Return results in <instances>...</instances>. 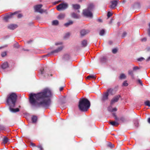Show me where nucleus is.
I'll return each mask as SVG.
<instances>
[{
  "label": "nucleus",
  "mask_w": 150,
  "mask_h": 150,
  "mask_svg": "<svg viewBox=\"0 0 150 150\" xmlns=\"http://www.w3.org/2000/svg\"><path fill=\"white\" fill-rule=\"evenodd\" d=\"M17 96L14 93H11L8 97L7 99V103L9 106L10 111L13 112H15L19 111L18 108L14 109L13 108L15 107L16 101Z\"/></svg>",
  "instance_id": "2"
},
{
  "label": "nucleus",
  "mask_w": 150,
  "mask_h": 150,
  "mask_svg": "<svg viewBox=\"0 0 150 150\" xmlns=\"http://www.w3.org/2000/svg\"><path fill=\"white\" fill-rule=\"evenodd\" d=\"M117 49L116 48L112 50V52L114 54L116 53L117 52Z\"/></svg>",
  "instance_id": "36"
},
{
  "label": "nucleus",
  "mask_w": 150,
  "mask_h": 150,
  "mask_svg": "<svg viewBox=\"0 0 150 150\" xmlns=\"http://www.w3.org/2000/svg\"><path fill=\"white\" fill-rule=\"evenodd\" d=\"M149 28H150V23L149 24Z\"/></svg>",
  "instance_id": "59"
},
{
  "label": "nucleus",
  "mask_w": 150,
  "mask_h": 150,
  "mask_svg": "<svg viewBox=\"0 0 150 150\" xmlns=\"http://www.w3.org/2000/svg\"><path fill=\"white\" fill-rule=\"evenodd\" d=\"M134 125L136 127H137L138 126V122L137 120H136V122H134Z\"/></svg>",
  "instance_id": "40"
},
{
  "label": "nucleus",
  "mask_w": 150,
  "mask_h": 150,
  "mask_svg": "<svg viewBox=\"0 0 150 150\" xmlns=\"http://www.w3.org/2000/svg\"><path fill=\"white\" fill-rule=\"evenodd\" d=\"M70 58L69 55L68 54H66L64 55L63 58L65 60H67L69 59Z\"/></svg>",
  "instance_id": "25"
},
{
  "label": "nucleus",
  "mask_w": 150,
  "mask_h": 150,
  "mask_svg": "<svg viewBox=\"0 0 150 150\" xmlns=\"http://www.w3.org/2000/svg\"><path fill=\"white\" fill-rule=\"evenodd\" d=\"M32 120V122L33 123L35 122L37 119V117L35 116H33L31 118Z\"/></svg>",
  "instance_id": "24"
},
{
  "label": "nucleus",
  "mask_w": 150,
  "mask_h": 150,
  "mask_svg": "<svg viewBox=\"0 0 150 150\" xmlns=\"http://www.w3.org/2000/svg\"><path fill=\"white\" fill-rule=\"evenodd\" d=\"M4 129V126L0 125V130H3Z\"/></svg>",
  "instance_id": "45"
},
{
  "label": "nucleus",
  "mask_w": 150,
  "mask_h": 150,
  "mask_svg": "<svg viewBox=\"0 0 150 150\" xmlns=\"http://www.w3.org/2000/svg\"><path fill=\"white\" fill-rule=\"evenodd\" d=\"M71 16L73 18L76 19H78L80 18V16L79 14L78 13L76 14L74 13H73L72 14Z\"/></svg>",
  "instance_id": "15"
},
{
  "label": "nucleus",
  "mask_w": 150,
  "mask_h": 150,
  "mask_svg": "<svg viewBox=\"0 0 150 150\" xmlns=\"http://www.w3.org/2000/svg\"><path fill=\"white\" fill-rule=\"evenodd\" d=\"M126 34H127V33L126 32H124L123 34V37H124L126 35Z\"/></svg>",
  "instance_id": "51"
},
{
  "label": "nucleus",
  "mask_w": 150,
  "mask_h": 150,
  "mask_svg": "<svg viewBox=\"0 0 150 150\" xmlns=\"http://www.w3.org/2000/svg\"><path fill=\"white\" fill-rule=\"evenodd\" d=\"M145 60L144 58L143 57H140L137 59V60L139 62H142Z\"/></svg>",
  "instance_id": "33"
},
{
  "label": "nucleus",
  "mask_w": 150,
  "mask_h": 150,
  "mask_svg": "<svg viewBox=\"0 0 150 150\" xmlns=\"http://www.w3.org/2000/svg\"><path fill=\"white\" fill-rule=\"evenodd\" d=\"M109 146L110 147L112 148L114 146V145L113 144H111L109 145Z\"/></svg>",
  "instance_id": "57"
},
{
  "label": "nucleus",
  "mask_w": 150,
  "mask_h": 150,
  "mask_svg": "<svg viewBox=\"0 0 150 150\" xmlns=\"http://www.w3.org/2000/svg\"><path fill=\"white\" fill-rule=\"evenodd\" d=\"M70 35V33H67L65 34L64 37L65 38H67L69 37Z\"/></svg>",
  "instance_id": "35"
},
{
  "label": "nucleus",
  "mask_w": 150,
  "mask_h": 150,
  "mask_svg": "<svg viewBox=\"0 0 150 150\" xmlns=\"http://www.w3.org/2000/svg\"><path fill=\"white\" fill-rule=\"evenodd\" d=\"M148 122L150 123V118H149L148 119Z\"/></svg>",
  "instance_id": "58"
},
{
  "label": "nucleus",
  "mask_w": 150,
  "mask_h": 150,
  "mask_svg": "<svg viewBox=\"0 0 150 150\" xmlns=\"http://www.w3.org/2000/svg\"><path fill=\"white\" fill-rule=\"evenodd\" d=\"M16 14V13L15 12L13 13H11L9 14H8V15H7L6 16H5L4 17V19L5 20V21L6 22H7L8 21L12 18L13 16L15 15Z\"/></svg>",
  "instance_id": "9"
},
{
  "label": "nucleus",
  "mask_w": 150,
  "mask_h": 150,
  "mask_svg": "<svg viewBox=\"0 0 150 150\" xmlns=\"http://www.w3.org/2000/svg\"><path fill=\"white\" fill-rule=\"evenodd\" d=\"M112 15V13L110 12H108V13L107 16L109 18Z\"/></svg>",
  "instance_id": "34"
},
{
  "label": "nucleus",
  "mask_w": 150,
  "mask_h": 150,
  "mask_svg": "<svg viewBox=\"0 0 150 150\" xmlns=\"http://www.w3.org/2000/svg\"><path fill=\"white\" fill-rule=\"evenodd\" d=\"M90 106V103L86 98H83L79 102V109L82 111H86Z\"/></svg>",
  "instance_id": "3"
},
{
  "label": "nucleus",
  "mask_w": 150,
  "mask_h": 150,
  "mask_svg": "<svg viewBox=\"0 0 150 150\" xmlns=\"http://www.w3.org/2000/svg\"><path fill=\"white\" fill-rule=\"evenodd\" d=\"M87 41L86 40H84L81 42V45L83 47H86L87 45Z\"/></svg>",
  "instance_id": "21"
},
{
  "label": "nucleus",
  "mask_w": 150,
  "mask_h": 150,
  "mask_svg": "<svg viewBox=\"0 0 150 150\" xmlns=\"http://www.w3.org/2000/svg\"><path fill=\"white\" fill-rule=\"evenodd\" d=\"M30 145L33 147H34L35 146V144L33 143H30Z\"/></svg>",
  "instance_id": "47"
},
{
  "label": "nucleus",
  "mask_w": 150,
  "mask_h": 150,
  "mask_svg": "<svg viewBox=\"0 0 150 150\" xmlns=\"http://www.w3.org/2000/svg\"><path fill=\"white\" fill-rule=\"evenodd\" d=\"M44 69L42 68L40 69V72L41 74H43L44 72Z\"/></svg>",
  "instance_id": "42"
},
{
  "label": "nucleus",
  "mask_w": 150,
  "mask_h": 150,
  "mask_svg": "<svg viewBox=\"0 0 150 150\" xmlns=\"http://www.w3.org/2000/svg\"><path fill=\"white\" fill-rule=\"evenodd\" d=\"M120 120L122 122H124L126 121V119L125 118L123 117L120 118Z\"/></svg>",
  "instance_id": "31"
},
{
  "label": "nucleus",
  "mask_w": 150,
  "mask_h": 150,
  "mask_svg": "<svg viewBox=\"0 0 150 150\" xmlns=\"http://www.w3.org/2000/svg\"><path fill=\"white\" fill-rule=\"evenodd\" d=\"M128 74L130 75L132 77L134 76L133 72L132 70H130L128 71Z\"/></svg>",
  "instance_id": "29"
},
{
  "label": "nucleus",
  "mask_w": 150,
  "mask_h": 150,
  "mask_svg": "<svg viewBox=\"0 0 150 150\" xmlns=\"http://www.w3.org/2000/svg\"><path fill=\"white\" fill-rule=\"evenodd\" d=\"M64 47L61 45L59 46L55 50H54L52 51L50 53L47 54L46 56H50L52 55H56L57 54L60 52L63 48Z\"/></svg>",
  "instance_id": "5"
},
{
  "label": "nucleus",
  "mask_w": 150,
  "mask_h": 150,
  "mask_svg": "<svg viewBox=\"0 0 150 150\" xmlns=\"http://www.w3.org/2000/svg\"><path fill=\"white\" fill-rule=\"evenodd\" d=\"M17 27V25H16L13 24H11L7 26L8 28L11 30H13Z\"/></svg>",
  "instance_id": "13"
},
{
  "label": "nucleus",
  "mask_w": 150,
  "mask_h": 150,
  "mask_svg": "<svg viewBox=\"0 0 150 150\" xmlns=\"http://www.w3.org/2000/svg\"><path fill=\"white\" fill-rule=\"evenodd\" d=\"M146 40V38H144L141 39V40L142 41H145Z\"/></svg>",
  "instance_id": "48"
},
{
  "label": "nucleus",
  "mask_w": 150,
  "mask_h": 150,
  "mask_svg": "<svg viewBox=\"0 0 150 150\" xmlns=\"http://www.w3.org/2000/svg\"><path fill=\"white\" fill-rule=\"evenodd\" d=\"M73 23V22L72 21H69L68 22L65 23L64 24V25L66 27H68L69 26L72 24Z\"/></svg>",
  "instance_id": "23"
},
{
  "label": "nucleus",
  "mask_w": 150,
  "mask_h": 150,
  "mask_svg": "<svg viewBox=\"0 0 150 150\" xmlns=\"http://www.w3.org/2000/svg\"><path fill=\"white\" fill-rule=\"evenodd\" d=\"M65 17V14L64 13H60L58 17L57 18L59 20H62L64 19Z\"/></svg>",
  "instance_id": "16"
},
{
  "label": "nucleus",
  "mask_w": 150,
  "mask_h": 150,
  "mask_svg": "<svg viewBox=\"0 0 150 150\" xmlns=\"http://www.w3.org/2000/svg\"><path fill=\"white\" fill-rule=\"evenodd\" d=\"M62 43L61 42H57V43H55V45H62Z\"/></svg>",
  "instance_id": "46"
},
{
  "label": "nucleus",
  "mask_w": 150,
  "mask_h": 150,
  "mask_svg": "<svg viewBox=\"0 0 150 150\" xmlns=\"http://www.w3.org/2000/svg\"><path fill=\"white\" fill-rule=\"evenodd\" d=\"M38 147L40 149V150H42V149H43L42 147L41 146H38Z\"/></svg>",
  "instance_id": "49"
},
{
  "label": "nucleus",
  "mask_w": 150,
  "mask_h": 150,
  "mask_svg": "<svg viewBox=\"0 0 150 150\" xmlns=\"http://www.w3.org/2000/svg\"><path fill=\"white\" fill-rule=\"evenodd\" d=\"M87 79L88 80H90L91 79H96V76L94 75H90L88 76L87 77Z\"/></svg>",
  "instance_id": "18"
},
{
  "label": "nucleus",
  "mask_w": 150,
  "mask_h": 150,
  "mask_svg": "<svg viewBox=\"0 0 150 150\" xmlns=\"http://www.w3.org/2000/svg\"><path fill=\"white\" fill-rule=\"evenodd\" d=\"M14 46L15 47L18 48L19 47V45L18 44V43H16L14 45Z\"/></svg>",
  "instance_id": "39"
},
{
  "label": "nucleus",
  "mask_w": 150,
  "mask_h": 150,
  "mask_svg": "<svg viewBox=\"0 0 150 150\" xmlns=\"http://www.w3.org/2000/svg\"><path fill=\"white\" fill-rule=\"evenodd\" d=\"M112 107L111 106H110L108 108V111H110V112H112Z\"/></svg>",
  "instance_id": "43"
},
{
  "label": "nucleus",
  "mask_w": 150,
  "mask_h": 150,
  "mask_svg": "<svg viewBox=\"0 0 150 150\" xmlns=\"http://www.w3.org/2000/svg\"><path fill=\"white\" fill-rule=\"evenodd\" d=\"M1 55L2 57H4L6 55V52H2Z\"/></svg>",
  "instance_id": "41"
},
{
  "label": "nucleus",
  "mask_w": 150,
  "mask_h": 150,
  "mask_svg": "<svg viewBox=\"0 0 150 150\" xmlns=\"http://www.w3.org/2000/svg\"><path fill=\"white\" fill-rule=\"evenodd\" d=\"M7 45H5V46H3L1 47H0V49H1L4 47H7Z\"/></svg>",
  "instance_id": "53"
},
{
  "label": "nucleus",
  "mask_w": 150,
  "mask_h": 150,
  "mask_svg": "<svg viewBox=\"0 0 150 150\" xmlns=\"http://www.w3.org/2000/svg\"><path fill=\"white\" fill-rule=\"evenodd\" d=\"M145 105L149 107H150V101L149 100H147L144 102Z\"/></svg>",
  "instance_id": "30"
},
{
  "label": "nucleus",
  "mask_w": 150,
  "mask_h": 150,
  "mask_svg": "<svg viewBox=\"0 0 150 150\" xmlns=\"http://www.w3.org/2000/svg\"><path fill=\"white\" fill-rule=\"evenodd\" d=\"M113 115L114 116V118L116 121L110 122V124L113 126L119 125V123L118 122V121H119V119L117 118L115 114L113 113Z\"/></svg>",
  "instance_id": "7"
},
{
  "label": "nucleus",
  "mask_w": 150,
  "mask_h": 150,
  "mask_svg": "<svg viewBox=\"0 0 150 150\" xmlns=\"http://www.w3.org/2000/svg\"><path fill=\"white\" fill-rule=\"evenodd\" d=\"M120 97V96L119 95L115 96L111 100L110 104L112 105L115 102H117Z\"/></svg>",
  "instance_id": "10"
},
{
  "label": "nucleus",
  "mask_w": 150,
  "mask_h": 150,
  "mask_svg": "<svg viewBox=\"0 0 150 150\" xmlns=\"http://www.w3.org/2000/svg\"><path fill=\"white\" fill-rule=\"evenodd\" d=\"M105 33V30L103 29H102V30H100L99 33V34L101 36H103L104 34Z\"/></svg>",
  "instance_id": "28"
},
{
  "label": "nucleus",
  "mask_w": 150,
  "mask_h": 150,
  "mask_svg": "<svg viewBox=\"0 0 150 150\" xmlns=\"http://www.w3.org/2000/svg\"><path fill=\"white\" fill-rule=\"evenodd\" d=\"M63 87H60V88H59V90L60 91H62V90H63Z\"/></svg>",
  "instance_id": "55"
},
{
  "label": "nucleus",
  "mask_w": 150,
  "mask_h": 150,
  "mask_svg": "<svg viewBox=\"0 0 150 150\" xmlns=\"http://www.w3.org/2000/svg\"><path fill=\"white\" fill-rule=\"evenodd\" d=\"M137 81L140 84V85L141 86H143V84H142V81L141 80H140V79H138L137 80Z\"/></svg>",
  "instance_id": "38"
},
{
  "label": "nucleus",
  "mask_w": 150,
  "mask_h": 150,
  "mask_svg": "<svg viewBox=\"0 0 150 150\" xmlns=\"http://www.w3.org/2000/svg\"><path fill=\"white\" fill-rule=\"evenodd\" d=\"M133 69L134 71H136L137 69H139V68L138 67L135 66L133 68Z\"/></svg>",
  "instance_id": "37"
},
{
  "label": "nucleus",
  "mask_w": 150,
  "mask_h": 150,
  "mask_svg": "<svg viewBox=\"0 0 150 150\" xmlns=\"http://www.w3.org/2000/svg\"><path fill=\"white\" fill-rule=\"evenodd\" d=\"M113 90L112 89L110 88L108 89L106 92L108 93V95H109V94H110L112 95L114 94L113 92Z\"/></svg>",
  "instance_id": "22"
},
{
  "label": "nucleus",
  "mask_w": 150,
  "mask_h": 150,
  "mask_svg": "<svg viewBox=\"0 0 150 150\" xmlns=\"http://www.w3.org/2000/svg\"><path fill=\"white\" fill-rule=\"evenodd\" d=\"M52 95L51 90L49 88H46L36 94H30V103L33 106L41 105L47 108L51 104L50 98Z\"/></svg>",
  "instance_id": "1"
},
{
  "label": "nucleus",
  "mask_w": 150,
  "mask_h": 150,
  "mask_svg": "<svg viewBox=\"0 0 150 150\" xmlns=\"http://www.w3.org/2000/svg\"><path fill=\"white\" fill-rule=\"evenodd\" d=\"M72 6L74 9H78L80 8V5L77 4H73Z\"/></svg>",
  "instance_id": "20"
},
{
  "label": "nucleus",
  "mask_w": 150,
  "mask_h": 150,
  "mask_svg": "<svg viewBox=\"0 0 150 150\" xmlns=\"http://www.w3.org/2000/svg\"><path fill=\"white\" fill-rule=\"evenodd\" d=\"M22 16L21 14H19L18 15V17L19 18H20L22 17Z\"/></svg>",
  "instance_id": "50"
},
{
  "label": "nucleus",
  "mask_w": 150,
  "mask_h": 150,
  "mask_svg": "<svg viewBox=\"0 0 150 150\" xmlns=\"http://www.w3.org/2000/svg\"><path fill=\"white\" fill-rule=\"evenodd\" d=\"M42 6V5L41 4L36 6L34 7L35 11L41 13L44 12V11L41 8Z\"/></svg>",
  "instance_id": "8"
},
{
  "label": "nucleus",
  "mask_w": 150,
  "mask_h": 150,
  "mask_svg": "<svg viewBox=\"0 0 150 150\" xmlns=\"http://www.w3.org/2000/svg\"><path fill=\"white\" fill-rule=\"evenodd\" d=\"M148 33L149 35L150 36V29H148Z\"/></svg>",
  "instance_id": "54"
},
{
  "label": "nucleus",
  "mask_w": 150,
  "mask_h": 150,
  "mask_svg": "<svg viewBox=\"0 0 150 150\" xmlns=\"http://www.w3.org/2000/svg\"><path fill=\"white\" fill-rule=\"evenodd\" d=\"M8 64L7 62H4L1 65L2 69H5L8 67Z\"/></svg>",
  "instance_id": "17"
},
{
  "label": "nucleus",
  "mask_w": 150,
  "mask_h": 150,
  "mask_svg": "<svg viewBox=\"0 0 150 150\" xmlns=\"http://www.w3.org/2000/svg\"><path fill=\"white\" fill-rule=\"evenodd\" d=\"M98 21L100 22H102V20L101 19H98Z\"/></svg>",
  "instance_id": "56"
},
{
  "label": "nucleus",
  "mask_w": 150,
  "mask_h": 150,
  "mask_svg": "<svg viewBox=\"0 0 150 150\" xmlns=\"http://www.w3.org/2000/svg\"><path fill=\"white\" fill-rule=\"evenodd\" d=\"M59 24V21L57 20L53 21L52 22V24L53 25H57Z\"/></svg>",
  "instance_id": "26"
},
{
  "label": "nucleus",
  "mask_w": 150,
  "mask_h": 150,
  "mask_svg": "<svg viewBox=\"0 0 150 150\" xmlns=\"http://www.w3.org/2000/svg\"><path fill=\"white\" fill-rule=\"evenodd\" d=\"M78 12H79V11L78 10Z\"/></svg>",
  "instance_id": "60"
},
{
  "label": "nucleus",
  "mask_w": 150,
  "mask_h": 150,
  "mask_svg": "<svg viewBox=\"0 0 150 150\" xmlns=\"http://www.w3.org/2000/svg\"><path fill=\"white\" fill-rule=\"evenodd\" d=\"M126 78V75L123 74H121L120 75V79H125Z\"/></svg>",
  "instance_id": "27"
},
{
  "label": "nucleus",
  "mask_w": 150,
  "mask_h": 150,
  "mask_svg": "<svg viewBox=\"0 0 150 150\" xmlns=\"http://www.w3.org/2000/svg\"><path fill=\"white\" fill-rule=\"evenodd\" d=\"M9 141V139L6 137H4L3 139V143L4 144L7 143Z\"/></svg>",
  "instance_id": "19"
},
{
  "label": "nucleus",
  "mask_w": 150,
  "mask_h": 150,
  "mask_svg": "<svg viewBox=\"0 0 150 150\" xmlns=\"http://www.w3.org/2000/svg\"><path fill=\"white\" fill-rule=\"evenodd\" d=\"M89 31L88 30L84 29L82 30L80 32V34L81 36H83L88 33Z\"/></svg>",
  "instance_id": "14"
},
{
  "label": "nucleus",
  "mask_w": 150,
  "mask_h": 150,
  "mask_svg": "<svg viewBox=\"0 0 150 150\" xmlns=\"http://www.w3.org/2000/svg\"><path fill=\"white\" fill-rule=\"evenodd\" d=\"M109 95L108 93L104 92L103 94L101 100L103 101H105L108 99V96Z\"/></svg>",
  "instance_id": "12"
},
{
  "label": "nucleus",
  "mask_w": 150,
  "mask_h": 150,
  "mask_svg": "<svg viewBox=\"0 0 150 150\" xmlns=\"http://www.w3.org/2000/svg\"><path fill=\"white\" fill-rule=\"evenodd\" d=\"M117 108H114L112 109L111 112L116 111H117Z\"/></svg>",
  "instance_id": "44"
},
{
  "label": "nucleus",
  "mask_w": 150,
  "mask_h": 150,
  "mask_svg": "<svg viewBox=\"0 0 150 150\" xmlns=\"http://www.w3.org/2000/svg\"><path fill=\"white\" fill-rule=\"evenodd\" d=\"M128 84L127 83V81H125L122 83V86H128Z\"/></svg>",
  "instance_id": "32"
},
{
  "label": "nucleus",
  "mask_w": 150,
  "mask_h": 150,
  "mask_svg": "<svg viewBox=\"0 0 150 150\" xmlns=\"http://www.w3.org/2000/svg\"><path fill=\"white\" fill-rule=\"evenodd\" d=\"M68 7V5L66 3H63L60 4L57 6V9L59 11H60L65 9Z\"/></svg>",
  "instance_id": "6"
},
{
  "label": "nucleus",
  "mask_w": 150,
  "mask_h": 150,
  "mask_svg": "<svg viewBox=\"0 0 150 150\" xmlns=\"http://www.w3.org/2000/svg\"><path fill=\"white\" fill-rule=\"evenodd\" d=\"M150 60V56L148 58L146 59V61H149Z\"/></svg>",
  "instance_id": "52"
},
{
  "label": "nucleus",
  "mask_w": 150,
  "mask_h": 150,
  "mask_svg": "<svg viewBox=\"0 0 150 150\" xmlns=\"http://www.w3.org/2000/svg\"><path fill=\"white\" fill-rule=\"evenodd\" d=\"M111 5L110 6V7L112 9H114L117 6V1L113 0L110 1Z\"/></svg>",
  "instance_id": "11"
},
{
  "label": "nucleus",
  "mask_w": 150,
  "mask_h": 150,
  "mask_svg": "<svg viewBox=\"0 0 150 150\" xmlns=\"http://www.w3.org/2000/svg\"><path fill=\"white\" fill-rule=\"evenodd\" d=\"M94 5L93 4H91L88 6L87 9L84 10L83 11V14L85 16L92 18L93 17V14L91 11L93 9Z\"/></svg>",
  "instance_id": "4"
}]
</instances>
